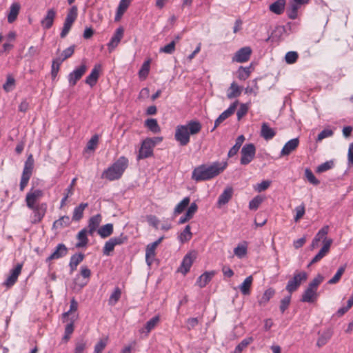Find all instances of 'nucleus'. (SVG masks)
Instances as JSON below:
<instances>
[{"label":"nucleus","mask_w":353,"mask_h":353,"mask_svg":"<svg viewBox=\"0 0 353 353\" xmlns=\"http://www.w3.org/2000/svg\"><path fill=\"white\" fill-rule=\"evenodd\" d=\"M227 165L225 161H215L210 165L202 164L193 170L192 179L196 181L210 180L223 172Z\"/></svg>","instance_id":"f257e3e1"},{"label":"nucleus","mask_w":353,"mask_h":353,"mask_svg":"<svg viewBox=\"0 0 353 353\" xmlns=\"http://www.w3.org/2000/svg\"><path fill=\"white\" fill-rule=\"evenodd\" d=\"M202 128L201 123L198 121L191 120L185 125L176 126L174 134L175 140L181 146L187 145L190 140V135H194L200 132Z\"/></svg>","instance_id":"f03ea898"},{"label":"nucleus","mask_w":353,"mask_h":353,"mask_svg":"<svg viewBox=\"0 0 353 353\" xmlns=\"http://www.w3.org/2000/svg\"><path fill=\"white\" fill-rule=\"evenodd\" d=\"M128 165V159L125 157H119L110 167L105 170L101 177L109 181L120 179Z\"/></svg>","instance_id":"7ed1b4c3"},{"label":"nucleus","mask_w":353,"mask_h":353,"mask_svg":"<svg viewBox=\"0 0 353 353\" xmlns=\"http://www.w3.org/2000/svg\"><path fill=\"white\" fill-rule=\"evenodd\" d=\"M34 168V159L32 154H30L24 164L22 176L20 181L19 189L23 191L28 183V181L32 174Z\"/></svg>","instance_id":"20e7f679"},{"label":"nucleus","mask_w":353,"mask_h":353,"mask_svg":"<svg viewBox=\"0 0 353 353\" xmlns=\"http://www.w3.org/2000/svg\"><path fill=\"white\" fill-rule=\"evenodd\" d=\"M307 279V274L304 272H298L294 274L293 277L290 279L286 285L285 290L291 294L297 290L303 282Z\"/></svg>","instance_id":"39448f33"},{"label":"nucleus","mask_w":353,"mask_h":353,"mask_svg":"<svg viewBox=\"0 0 353 353\" xmlns=\"http://www.w3.org/2000/svg\"><path fill=\"white\" fill-rule=\"evenodd\" d=\"M156 145V142L148 138L145 139L141 146L137 156V160L146 159L153 154V148Z\"/></svg>","instance_id":"423d86ee"},{"label":"nucleus","mask_w":353,"mask_h":353,"mask_svg":"<svg viewBox=\"0 0 353 353\" xmlns=\"http://www.w3.org/2000/svg\"><path fill=\"white\" fill-rule=\"evenodd\" d=\"M241 164L248 165L254 158L256 154V148L253 143H248L243 146L241 151Z\"/></svg>","instance_id":"0eeeda50"},{"label":"nucleus","mask_w":353,"mask_h":353,"mask_svg":"<svg viewBox=\"0 0 353 353\" xmlns=\"http://www.w3.org/2000/svg\"><path fill=\"white\" fill-rule=\"evenodd\" d=\"M23 268V263H18L17 265L10 270V274L6 280L3 283V285L7 288L12 287L17 281L18 277L20 275Z\"/></svg>","instance_id":"6e6552de"},{"label":"nucleus","mask_w":353,"mask_h":353,"mask_svg":"<svg viewBox=\"0 0 353 353\" xmlns=\"http://www.w3.org/2000/svg\"><path fill=\"white\" fill-rule=\"evenodd\" d=\"M43 196V192L41 190L32 188L26 196V203L28 208H34L37 201Z\"/></svg>","instance_id":"1a4fd4ad"},{"label":"nucleus","mask_w":353,"mask_h":353,"mask_svg":"<svg viewBox=\"0 0 353 353\" xmlns=\"http://www.w3.org/2000/svg\"><path fill=\"white\" fill-rule=\"evenodd\" d=\"M164 236H162L159 239H158L156 241L150 243L146 247L145 250V261L148 265H151L152 262L154 261L156 253L155 250L157 246L161 243Z\"/></svg>","instance_id":"9d476101"},{"label":"nucleus","mask_w":353,"mask_h":353,"mask_svg":"<svg viewBox=\"0 0 353 353\" xmlns=\"http://www.w3.org/2000/svg\"><path fill=\"white\" fill-rule=\"evenodd\" d=\"M87 70V66L85 63H82L79 67L77 68L68 75V81L70 86H74L77 81L81 79L83 75Z\"/></svg>","instance_id":"9b49d317"},{"label":"nucleus","mask_w":353,"mask_h":353,"mask_svg":"<svg viewBox=\"0 0 353 353\" xmlns=\"http://www.w3.org/2000/svg\"><path fill=\"white\" fill-rule=\"evenodd\" d=\"M196 258V253L193 251L188 253L183 259L181 265L179 268V271L183 274H186L190 270V268Z\"/></svg>","instance_id":"f8f14e48"},{"label":"nucleus","mask_w":353,"mask_h":353,"mask_svg":"<svg viewBox=\"0 0 353 353\" xmlns=\"http://www.w3.org/2000/svg\"><path fill=\"white\" fill-rule=\"evenodd\" d=\"M239 104V101H236L233 103H232L230 107L223 112L219 117L215 120L214 121V126L211 130L212 132L221 123H223L226 119L230 117L231 115H232Z\"/></svg>","instance_id":"ddd939ff"},{"label":"nucleus","mask_w":353,"mask_h":353,"mask_svg":"<svg viewBox=\"0 0 353 353\" xmlns=\"http://www.w3.org/2000/svg\"><path fill=\"white\" fill-rule=\"evenodd\" d=\"M68 249L63 243H59L55 248L54 251L46 259V263L52 260H57L64 257L68 254Z\"/></svg>","instance_id":"4468645a"},{"label":"nucleus","mask_w":353,"mask_h":353,"mask_svg":"<svg viewBox=\"0 0 353 353\" xmlns=\"http://www.w3.org/2000/svg\"><path fill=\"white\" fill-rule=\"evenodd\" d=\"M33 211V217L32 220V223H39L43 216L47 210V204L46 203H42L40 204H37L34 206V208H30Z\"/></svg>","instance_id":"2eb2a0df"},{"label":"nucleus","mask_w":353,"mask_h":353,"mask_svg":"<svg viewBox=\"0 0 353 353\" xmlns=\"http://www.w3.org/2000/svg\"><path fill=\"white\" fill-rule=\"evenodd\" d=\"M252 53L250 47L246 46L241 48L235 53L232 57V61L238 63H243L249 60Z\"/></svg>","instance_id":"dca6fc26"},{"label":"nucleus","mask_w":353,"mask_h":353,"mask_svg":"<svg viewBox=\"0 0 353 353\" xmlns=\"http://www.w3.org/2000/svg\"><path fill=\"white\" fill-rule=\"evenodd\" d=\"M332 243V239H329L328 240H326L320 251L312 259L308 266H310L311 265L314 264L321 261L328 253Z\"/></svg>","instance_id":"f3484780"},{"label":"nucleus","mask_w":353,"mask_h":353,"mask_svg":"<svg viewBox=\"0 0 353 353\" xmlns=\"http://www.w3.org/2000/svg\"><path fill=\"white\" fill-rule=\"evenodd\" d=\"M101 221L102 216L100 214L92 216L89 219L88 225L86 228L89 235L93 236L94 233L99 229Z\"/></svg>","instance_id":"a211bd4d"},{"label":"nucleus","mask_w":353,"mask_h":353,"mask_svg":"<svg viewBox=\"0 0 353 353\" xmlns=\"http://www.w3.org/2000/svg\"><path fill=\"white\" fill-rule=\"evenodd\" d=\"M56 14L54 8L48 10L46 17L41 21V24L44 29L48 30L52 26Z\"/></svg>","instance_id":"6ab92c4d"},{"label":"nucleus","mask_w":353,"mask_h":353,"mask_svg":"<svg viewBox=\"0 0 353 353\" xmlns=\"http://www.w3.org/2000/svg\"><path fill=\"white\" fill-rule=\"evenodd\" d=\"M101 69V64H96L92 70L91 73L86 77L85 83L91 87L94 86L98 81Z\"/></svg>","instance_id":"aec40b11"},{"label":"nucleus","mask_w":353,"mask_h":353,"mask_svg":"<svg viewBox=\"0 0 353 353\" xmlns=\"http://www.w3.org/2000/svg\"><path fill=\"white\" fill-rule=\"evenodd\" d=\"M317 291L307 286L301 296V301L305 303H313L317 299Z\"/></svg>","instance_id":"412c9836"},{"label":"nucleus","mask_w":353,"mask_h":353,"mask_svg":"<svg viewBox=\"0 0 353 353\" xmlns=\"http://www.w3.org/2000/svg\"><path fill=\"white\" fill-rule=\"evenodd\" d=\"M299 140L298 138L292 139L288 141L283 146L281 152V156L289 155L292 151H294L299 145Z\"/></svg>","instance_id":"4be33fe9"},{"label":"nucleus","mask_w":353,"mask_h":353,"mask_svg":"<svg viewBox=\"0 0 353 353\" xmlns=\"http://www.w3.org/2000/svg\"><path fill=\"white\" fill-rule=\"evenodd\" d=\"M123 28L121 27L116 30L114 35L111 38L110 42L108 43V46L110 49H114L118 46L121 39L123 38Z\"/></svg>","instance_id":"5701e85b"},{"label":"nucleus","mask_w":353,"mask_h":353,"mask_svg":"<svg viewBox=\"0 0 353 353\" xmlns=\"http://www.w3.org/2000/svg\"><path fill=\"white\" fill-rule=\"evenodd\" d=\"M233 194V188L227 187L220 194L217 203L219 206L223 205L229 202Z\"/></svg>","instance_id":"b1692460"},{"label":"nucleus","mask_w":353,"mask_h":353,"mask_svg":"<svg viewBox=\"0 0 353 353\" xmlns=\"http://www.w3.org/2000/svg\"><path fill=\"white\" fill-rule=\"evenodd\" d=\"M214 274V271L204 272L197 279L196 285H198L201 288L205 287L206 285L212 280Z\"/></svg>","instance_id":"393cba45"},{"label":"nucleus","mask_w":353,"mask_h":353,"mask_svg":"<svg viewBox=\"0 0 353 353\" xmlns=\"http://www.w3.org/2000/svg\"><path fill=\"white\" fill-rule=\"evenodd\" d=\"M276 135V132L267 123H263L261 129V136L265 140H270Z\"/></svg>","instance_id":"a878e982"},{"label":"nucleus","mask_w":353,"mask_h":353,"mask_svg":"<svg viewBox=\"0 0 353 353\" xmlns=\"http://www.w3.org/2000/svg\"><path fill=\"white\" fill-rule=\"evenodd\" d=\"M88 232L87 228H83L79 232L77 235V239L79 241L76 243V248H83L87 245L88 243Z\"/></svg>","instance_id":"bb28decb"},{"label":"nucleus","mask_w":353,"mask_h":353,"mask_svg":"<svg viewBox=\"0 0 353 353\" xmlns=\"http://www.w3.org/2000/svg\"><path fill=\"white\" fill-rule=\"evenodd\" d=\"M285 0H276L270 5L269 9L272 12L276 14H281L285 10Z\"/></svg>","instance_id":"cd10ccee"},{"label":"nucleus","mask_w":353,"mask_h":353,"mask_svg":"<svg viewBox=\"0 0 353 353\" xmlns=\"http://www.w3.org/2000/svg\"><path fill=\"white\" fill-rule=\"evenodd\" d=\"M20 10V4L19 3H14L10 8V12L8 15V21L11 23H13L17 18Z\"/></svg>","instance_id":"c85d7f7f"},{"label":"nucleus","mask_w":353,"mask_h":353,"mask_svg":"<svg viewBox=\"0 0 353 353\" xmlns=\"http://www.w3.org/2000/svg\"><path fill=\"white\" fill-rule=\"evenodd\" d=\"M252 276H249L239 285L240 291L243 295L246 296L250 294V288L252 286Z\"/></svg>","instance_id":"c756f323"},{"label":"nucleus","mask_w":353,"mask_h":353,"mask_svg":"<svg viewBox=\"0 0 353 353\" xmlns=\"http://www.w3.org/2000/svg\"><path fill=\"white\" fill-rule=\"evenodd\" d=\"M99 235L103 238H107L113 233V225L112 223H107L97 230Z\"/></svg>","instance_id":"7c9ffc66"},{"label":"nucleus","mask_w":353,"mask_h":353,"mask_svg":"<svg viewBox=\"0 0 353 353\" xmlns=\"http://www.w3.org/2000/svg\"><path fill=\"white\" fill-rule=\"evenodd\" d=\"M274 294H275V290L273 288H270L268 290H266L264 292L263 294L262 295L261 298L258 301L259 305H261V306L265 305L269 302L270 299L272 297H273Z\"/></svg>","instance_id":"2f4dec72"},{"label":"nucleus","mask_w":353,"mask_h":353,"mask_svg":"<svg viewBox=\"0 0 353 353\" xmlns=\"http://www.w3.org/2000/svg\"><path fill=\"white\" fill-rule=\"evenodd\" d=\"M88 204L87 203H81L77 206L73 211L72 220L79 221L83 215V211L87 208Z\"/></svg>","instance_id":"473e14b6"},{"label":"nucleus","mask_w":353,"mask_h":353,"mask_svg":"<svg viewBox=\"0 0 353 353\" xmlns=\"http://www.w3.org/2000/svg\"><path fill=\"white\" fill-rule=\"evenodd\" d=\"M332 336V331L330 329H327L324 331L321 336L319 337L316 345L319 347H322L325 345L327 341L330 339Z\"/></svg>","instance_id":"72a5a7b5"},{"label":"nucleus","mask_w":353,"mask_h":353,"mask_svg":"<svg viewBox=\"0 0 353 353\" xmlns=\"http://www.w3.org/2000/svg\"><path fill=\"white\" fill-rule=\"evenodd\" d=\"M70 224V219L68 216H63L53 223V228L60 229L69 226Z\"/></svg>","instance_id":"f704fd0d"},{"label":"nucleus","mask_w":353,"mask_h":353,"mask_svg":"<svg viewBox=\"0 0 353 353\" xmlns=\"http://www.w3.org/2000/svg\"><path fill=\"white\" fill-rule=\"evenodd\" d=\"M190 202V197H185L180 203H179L174 208V214H179L182 213L185 209L188 206Z\"/></svg>","instance_id":"c9c22d12"},{"label":"nucleus","mask_w":353,"mask_h":353,"mask_svg":"<svg viewBox=\"0 0 353 353\" xmlns=\"http://www.w3.org/2000/svg\"><path fill=\"white\" fill-rule=\"evenodd\" d=\"M241 93V90L239 86L234 82L231 83L230 87L229 88V91L227 94V97L228 99H231L235 97H239Z\"/></svg>","instance_id":"e433bc0d"},{"label":"nucleus","mask_w":353,"mask_h":353,"mask_svg":"<svg viewBox=\"0 0 353 353\" xmlns=\"http://www.w3.org/2000/svg\"><path fill=\"white\" fill-rule=\"evenodd\" d=\"M145 125L154 133H159L161 131V128L155 119H148L145 121Z\"/></svg>","instance_id":"4c0bfd02"},{"label":"nucleus","mask_w":353,"mask_h":353,"mask_svg":"<svg viewBox=\"0 0 353 353\" xmlns=\"http://www.w3.org/2000/svg\"><path fill=\"white\" fill-rule=\"evenodd\" d=\"M78 15V9L76 6H73L69 10L65 19V22L73 24Z\"/></svg>","instance_id":"58836bf2"},{"label":"nucleus","mask_w":353,"mask_h":353,"mask_svg":"<svg viewBox=\"0 0 353 353\" xmlns=\"http://www.w3.org/2000/svg\"><path fill=\"white\" fill-rule=\"evenodd\" d=\"M192 234L190 231V226L186 225L182 232L179 236V239L181 243L186 242L191 239Z\"/></svg>","instance_id":"ea45409f"},{"label":"nucleus","mask_w":353,"mask_h":353,"mask_svg":"<svg viewBox=\"0 0 353 353\" xmlns=\"http://www.w3.org/2000/svg\"><path fill=\"white\" fill-rule=\"evenodd\" d=\"M63 59L61 57H57L52 60L51 74L52 78H55L59 72L61 64L63 62Z\"/></svg>","instance_id":"a19ab883"},{"label":"nucleus","mask_w":353,"mask_h":353,"mask_svg":"<svg viewBox=\"0 0 353 353\" xmlns=\"http://www.w3.org/2000/svg\"><path fill=\"white\" fill-rule=\"evenodd\" d=\"M150 59L145 61L143 63L140 70L139 71V75L141 79H145L146 77H148V75L149 74V71H150Z\"/></svg>","instance_id":"79ce46f5"},{"label":"nucleus","mask_w":353,"mask_h":353,"mask_svg":"<svg viewBox=\"0 0 353 353\" xmlns=\"http://www.w3.org/2000/svg\"><path fill=\"white\" fill-rule=\"evenodd\" d=\"M299 8V4L296 3L294 2L291 3L287 10L288 17L291 19H295L297 17Z\"/></svg>","instance_id":"37998d69"},{"label":"nucleus","mask_w":353,"mask_h":353,"mask_svg":"<svg viewBox=\"0 0 353 353\" xmlns=\"http://www.w3.org/2000/svg\"><path fill=\"white\" fill-rule=\"evenodd\" d=\"M345 266L340 267L338 269L336 273L334 274V276L331 279H330L328 281L327 283L330 284V285L337 283L340 281L343 273L345 272Z\"/></svg>","instance_id":"c03bdc74"},{"label":"nucleus","mask_w":353,"mask_h":353,"mask_svg":"<svg viewBox=\"0 0 353 353\" xmlns=\"http://www.w3.org/2000/svg\"><path fill=\"white\" fill-rule=\"evenodd\" d=\"M121 295V291L119 288L117 287L110 296L109 304L111 305H115L119 300Z\"/></svg>","instance_id":"a18cd8bd"},{"label":"nucleus","mask_w":353,"mask_h":353,"mask_svg":"<svg viewBox=\"0 0 353 353\" xmlns=\"http://www.w3.org/2000/svg\"><path fill=\"white\" fill-rule=\"evenodd\" d=\"M305 176L307 181L314 185H318L320 183V181L318 180L314 175L312 170L309 168H306L305 170Z\"/></svg>","instance_id":"49530a36"},{"label":"nucleus","mask_w":353,"mask_h":353,"mask_svg":"<svg viewBox=\"0 0 353 353\" xmlns=\"http://www.w3.org/2000/svg\"><path fill=\"white\" fill-rule=\"evenodd\" d=\"M77 309H78V302L75 300L74 298H72L70 300V305L69 310L68 312H64L62 314L63 321H65V319L68 318V316L70 314H72V312H76L77 310Z\"/></svg>","instance_id":"de8ad7c7"},{"label":"nucleus","mask_w":353,"mask_h":353,"mask_svg":"<svg viewBox=\"0 0 353 353\" xmlns=\"http://www.w3.org/2000/svg\"><path fill=\"white\" fill-rule=\"evenodd\" d=\"M324 277L321 274H318L312 281L308 284V287L317 291L319 285L323 281Z\"/></svg>","instance_id":"09e8293b"},{"label":"nucleus","mask_w":353,"mask_h":353,"mask_svg":"<svg viewBox=\"0 0 353 353\" xmlns=\"http://www.w3.org/2000/svg\"><path fill=\"white\" fill-rule=\"evenodd\" d=\"M334 161L332 160L327 161H326V162L319 165L316 168V172H318V173L324 172H325L327 170H329L332 169L334 167Z\"/></svg>","instance_id":"8fccbe9b"},{"label":"nucleus","mask_w":353,"mask_h":353,"mask_svg":"<svg viewBox=\"0 0 353 353\" xmlns=\"http://www.w3.org/2000/svg\"><path fill=\"white\" fill-rule=\"evenodd\" d=\"M253 339L252 337L243 339L234 350V353H241L244 348H245L249 344L252 342Z\"/></svg>","instance_id":"3c124183"},{"label":"nucleus","mask_w":353,"mask_h":353,"mask_svg":"<svg viewBox=\"0 0 353 353\" xmlns=\"http://www.w3.org/2000/svg\"><path fill=\"white\" fill-rule=\"evenodd\" d=\"M176 41H172L170 43L161 47L159 49V52H163L165 54H171L175 51Z\"/></svg>","instance_id":"603ef678"},{"label":"nucleus","mask_w":353,"mask_h":353,"mask_svg":"<svg viewBox=\"0 0 353 353\" xmlns=\"http://www.w3.org/2000/svg\"><path fill=\"white\" fill-rule=\"evenodd\" d=\"M238 78L240 80H245L247 79L250 74V67L243 68V66H240L238 70Z\"/></svg>","instance_id":"864d4df0"},{"label":"nucleus","mask_w":353,"mask_h":353,"mask_svg":"<svg viewBox=\"0 0 353 353\" xmlns=\"http://www.w3.org/2000/svg\"><path fill=\"white\" fill-rule=\"evenodd\" d=\"M291 301V294L285 296L281 300L279 310L281 313H284L288 308Z\"/></svg>","instance_id":"5fc2aeb1"},{"label":"nucleus","mask_w":353,"mask_h":353,"mask_svg":"<svg viewBox=\"0 0 353 353\" xmlns=\"http://www.w3.org/2000/svg\"><path fill=\"white\" fill-rule=\"evenodd\" d=\"M299 57V54L295 51L288 52L285 54V59L287 63L292 64L294 63Z\"/></svg>","instance_id":"6e6d98bb"},{"label":"nucleus","mask_w":353,"mask_h":353,"mask_svg":"<svg viewBox=\"0 0 353 353\" xmlns=\"http://www.w3.org/2000/svg\"><path fill=\"white\" fill-rule=\"evenodd\" d=\"M234 254L239 259L244 257L247 254V246L245 245H238L234 249Z\"/></svg>","instance_id":"4d7b16f0"},{"label":"nucleus","mask_w":353,"mask_h":353,"mask_svg":"<svg viewBox=\"0 0 353 353\" xmlns=\"http://www.w3.org/2000/svg\"><path fill=\"white\" fill-rule=\"evenodd\" d=\"M128 239V238L126 235H125L123 233H121L119 236H114L110 239L113 243L114 246H116L122 245L124 243L127 242Z\"/></svg>","instance_id":"13d9d810"},{"label":"nucleus","mask_w":353,"mask_h":353,"mask_svg":"<svg viewBox=\"0 0 353 353\" xmlns=\"http://www.w3.org/2000/svg\"><path fill=\"white\" fill-rule=\"evenodd\" d=\"M159 321V317L158 316H155L150 319L145 324V329L147 333H149L152 329L155 327L157 323Z\"/></svg>","instance_id":"bf43d9fd"},{"label":"nucleus","mask_w":353,"mask_h":353,"mask_svg":"<svg viewBox=\"0 0 353 353\" xmlns=\"http://www.w3.org/2000/svg\"><path fill=\"white\" fill-rule=\"evenodd\" d=\"M296 215L294 217V220L295 222H298L305 214V205L302 203L301 205L295 208Z\"/></svg>","instance_id":"052dcab7"},{"label":"nucleus","mask_w":353,"mask_h":353,"mask_svg":"<svg viewBox=\"0 0 353 353\" xmlns=\"http://www.w3.org/2000/svg\"><path fill=\"white\" fill-rule=\"evenodd\" d=\"M263 202V199L260 196L253 198L249 203V208L252 210H256Z\"/></svg>","instance_id":"680f3d73"},{"label":"nucleus","mask_w":353,"mask_h":353,"mask_svg":"<svg viewBox=\"0 0 353 353\" xmlns=\"http://www.w3.org/2000/svg\"><path fill=\"white\" fill-rule=\"evenodd\" d=\"M329 230V226L325 225L323 226L316 234L315 239H317L318 241H321V239H324L323 243H325V241L327 240L325 237V236L327 234Z\"/></svg>","instance_id":"e2e57ef3"},{"label":"nucleus","mask_w":353,"mask_h":353,"mask_svg":"<svg viewBox=\"0 0 353 353\" xmlns=\"http://www.w3.org/2000/svg\"><path fill=\"white\" fill-rule=\"evenodd\" d=\"M85 347L86 341L83 339H80L76 342L74 353H83Z\"/></svg>","instance_id":"0e129e2a"},{"label":"nucleus","mask_w":353,"mask_h":353,"mask_svg":"<svg viewBox=\"0 0 353 353\" xmlns=\"http://www.w3.org/2000/svg\"><path fill=\"white\" fill-rule=\"evenodd\" d=\"M88 281L87 280L81 279L80 275H77L73 281L74 285V289H75L77 287H78L79 290L82 289L88 284Z\"/></svg>","instance_id":"69168bd1"},{"label":"nucleus","mask_w":353,"mask_h":353,"mask_svg":"<svg viewBox=\"0 0 353 353\" xmlns=\"http://www.w3.org/2000/svg\"><path fill=\"white\" fill-rule=\"evenodd\" d=\"M14 83H15L14 79L11 75H8L7 77V80H6V83L3 85V88L6 92H9L11 90H12V88L14 86Z\"/></svg>","instance_id":"338daca9"},{"label":"nucleus","mask_w":353,"mask_h":353,"mask_svg":"<svg viewBox=\"0 0 353 353\" xmlns=\"http://www.w3.org/2000/svg\"><path fill=\"white\" fill-rule=\"evenodd\" d=\"M114 245L111 241L110 239H109L108 241L105 242L103 249V253L104 255L109 256L110 255V253L114 250Z\"/></svg>","instance_id":"774afa93"}]
</instances>
